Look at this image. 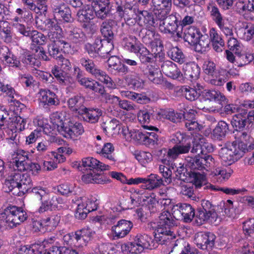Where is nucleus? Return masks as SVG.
<instances>
[{"label": "nucleus", "mask_w": 254, "mask_h": 254, "mask_svg": "<svg viewBox=\"0 0 254 254\" xmlns=\"http://www.w3.org/2000/svg\"><path fill=\"white\" fill-rule=\"evenodd\" d=\"M109 166L105 165L93 157H86L82 159L78 169L80 171H89V173L82 176V180L86 183L105 184L109 180L104 173L100 172L109 170Z\"/></svg>", "instance_id": "nucleus-1"}, {"label": "nucleus", "mask_w": 254, "mask_h": 254, "mask_svg": "<svg viewBox=\"0 0 254 254\" xmlns=\"http://www.w3.org/2000/svg\"><path fill=\"white\" fill-rule=\"evenodd\" d=\"M159 218L158 224L154 232V241L160 245H171L173 247L176 236L172 230L176 222L168 211L162 213Z\"/></svg>", "instance_id": "nucleus-2"}, {"label": "nucleus", "mask_w": 254, "mask_h": 254, "mask_svg": "<svg viewBox=\"0 0 254 254\" xmlns=\"http://www.w3.org/2000/svg\"><path fill=\"white\" fill-rule=\"evenodd\" d=\"M8 116L3 107L0 106V131L4 135L6 133L8 137L14 140L17 135V131H21L25 128L26 120L20 116Z\"/></svg>", "instance_id": "nucleus-3"}, {"label": "nucleus", "mask_w": 254, "mask_h": 254, "mask_svg": "<svg viewBox=\"0 0 254 254\" xmlns=\"http://www.w3.org/2000/svg\"><path fill=\"white\" fill-rule=\"evenodd\" d=\"M6 187L8 188V191H12L13 194L22 192L23 194L27 193L32 187V180L30 175L27 173H22L15 169L10 172L4 183Z\"/></svg>", "instance_id": "nucleus-4"}, {"label": "nucleus", "mask_w": 254, "mask_h": 254, "mask_svg": "<svg viewBox=\"0 0 254 254\" xmlns=\"http://www.w3.org/2000/svg\"><path fill=\"white\" fill-rule=\"evenodd\" d=\"M123 40L125 42V48L130 52L136 54L141 64H147L153 62V54L135 36L130 35L128 38L124 37Z\"/></svg>", "instance_id": "nucleus-5"}, {"label": "nucleus", "mask_w": 254, "mask_h": 254, "mask_svg": "<svg viewBox=\"0 0 254 254\" xmlns=\"http://www.w3.org/2000/svg\"><path fill=\"white\" fill-rule=\"evenodd\" d=\"M26 212L21 207L15 205L7 206L0 214V218L5 221L6 226L12 229L26 220Z\"/></svg>", "instance_id": "nucleus-6"}, {"label": "nucleus", "mask_w": 254, "mask_h": 254, "mask_svg": "<svg viewBox=\"0 0 254 254\" xmlns=\"http://www.w3.org/2000/svg\"><path fill=\"white\" fill-rule=\"evenodd\" d=\"M79 62L87 72L106 84L108 87H113L114 84L111 78L101 70L92 60L88 57H83L80 58Z\"/></svg>", "instance_id": "nucleus-7"}, {"label": "nucleus", "mask_w": 254, "mask_h": 254, "mask_svg": "<svg viewBox=\"0 0 254 254\" xmlns=\"http://www.w3.org/2000/svg\"><path fill=\"white\" fill-rule=\"evenodd\" d=\"M201 207L197 209L195 215V222L198 225H201L205 222L211 219L216 221L218 214L215 210V205L212 201L203 199L201 200Z\"/></svg>", "instance_id": "nucleus-8"}, {"label": "nucleus", "mask_w": 254, "mask_h": 254, "mask_svg": "<svg viewBox=\"0 0 254 254\" xmlns=\"http://www.w3.org/2000/svg\"><path fill=\"white\" fill-rule=\"evenodd\" d=\"M187 166L191 170L208 171L214 165L215 160L209 154L198 155L194 157H188L186 158Z\"/></svg>", "instance_id": "nucleus-9"}, {"label": "nucleus", "mask_w": 254, "mask_h": 254, "mask_svg": "<svg viewBox=\"0 0 254 254\" xmlns=\"http://www.w3.org/2000/svg\"><path fill=\"white\" fill-rule=\"evenodd\" d=\"M172 215L178 220H184L186 222L191 221L195 217L196 212L188 203H179L171 207Z\"/></svg>", "instance_id": "nucleus-10"}, {"label": "nucleus", "mask_w": 254, "mask_h": 254, "mask_svg": "<svg viewBox=\"0 0 254 254\" xmlns=\"http://www.w3.org/2000/svg\"><path fill=\"white\" fill-rule=\"evenodd\" d=\"M249 130L243 129L238 130H233L232 133L235 140L231 143L236 147L245 153L251 151L254 149V142L247 143L251 138V135L248 132Z\"/></svg>", "instance_id": "nucleus-11"}, {"label": "nucleus", "mask_w": 254, "mask_h": 254, "mask_svg": "<svg viewBox=\"0 0 254 254\" xmlns=\"http://www.w3.org/2000/svg\"><path fill=\"white\" fill-rule=\"evenodd\" d=\"M245 153L236 147L235 145H229L223 147L220 151L222 160L226 165H230L242 157Z\"/></svg>", "instance_id": "nucleus-12"}, {"label": "nucleus", "mask_w": 254, "mask_h": 254, "mask_svg": "<svg viewBox=\"0 0 254 254\" xmlns=\"http://www.w3.org/2000/svg\"><path fill=\"white\" fill-rule=\"evenodd\" d=\"M216 236L211 232H199L195 235L194 240L197 247L209 251L214 247Z\"/></svg>", "instance_id": "nucleus-13"}, {"label": "nucleus", "mask_w": 254, "mask_h": 254, "mask_svg": "<svg viewBox=\"0 0 254 254\" xmlns=\"http://www.w3.org/2000/svg\"><path fill=\"white\" fill-rule=\"evenodd\" d=\"M116 12L118 16L122 18H124L126 23L129 24L128 22L136 15L135 9L126 0H118L116 1Z\"/></svg>", "instance_id": "nucleus-14"}, {"label": "nucleus", "mask_w": 254, "mask_h": 254, "mask_svg": "<svg viewBox=\"0 0 254 254\" xmlns=\"http://www.w3.org/2000/svg\"><path fill=\"white\" fill-rule=\"evenodd\" d=\"M94 6L95 16L102 20L110 17L112 15V4L103 3L101 0H87Z\"/></svg>", "instance_id": "nucleus-15"}, {"label": "nucleus", "mask_w": 254, "mask_h": 254, "mask_svg": "<svg viewBox=\"0 0 254 254\" xmlns=\"http://www.w3.org/2000/svg\"><path fill=\"white\" fill-rule=\"evenodd\" d=\"M133 227L132 223L130 221L121 219L117 221L116 225H113L111 230L118 239L124 238L130 231Z\"/></svg>", "instance_id": "nucleus-16"}, {"label": "nucleus", "mask_w": 254, "mask_h": 254, "mask_svg": "<svg viewBox=\"0 0 254 254\" xmlns=\"http://www.w3.org/2000/svg\"><path fill=\"white\" fill-rule=\"evenodd\" d=\"M199 96L204 101L218 102L222 106L227 103L225 96L220 92L214 90L205 89L199 92Z\"/></svg>", "instance_id": "nucleus-17"}, {"label": "nucleus", "mask_w": 254, "mask_h": 254, "mask_svg": "<svg viewBox=\"0 0 254 254\" xmlns=\"http://www.w3.org/2000/svg\"><path fill=\"white\" fill-rule=\"evenodd\" d=\"M64 128L62 134L66 138L73 139L82 134L84 132L82 125L77 122L74 123L71 121H68L67 124H66Z\"/></svg>", "instance_id": "nucleus-18"}, {"label": "nucleus", "mask_w": 254, "mask_h": 254, "mask_svg": "<svg viewBox=\"0 0 254 254\" xmlns=\"http://www.w3.org/2000/svg\"><path fill=\"white\" fill-rule=\"evenodd\" d=\"M52 7L55 17H57L65 22H71L72 18L70 8L64 3L60 5L52 4Z\"/></svg>", "instance_id": "nucleus-19"}, {"label": "nucleus", "mask_w": 254, "mask_h": 254, "mask_svg": "<svg viewBox=\"0 0 254 254\" xmlns=\"http://www.w3.org/2000/svg\"><path fill=\"white\" fill-rule=\"evenodd\" d=\"M159 113V120L161 118L166 119L174 123H180L183 118H187L189 116H190V117L193 116V113L192 112L176 113L173 110L160 111Z\"/></svg>", "instance_id": "nucleus-20"}, {"label": "nucleus", "mask_w": 254, "mask_h": 254, "mask_svg": "<svg viewBox=\"0 0 254 254\" xmlns=\"http://www.w3.org/2000/svg\"><path fill=\"white\" fill-rule=\"evenodd\" d=\"M159 114L156 109L150 107L139 111L137 118L141 124H148L153 120H159Z\"/></svg>", "instance_id": "nucleus-21"}, {"label": "nucleus", "mask_w": 254, "mask_h": 254, "mask_svg": "<svg viewBox=\"0 0 254 254\" xmlns=\"http://www.w3.org/2000/svg\"><path fill=\"white\" fill-rule=\"evenodd\" d=\"M191 148V143L190 141L186 142L185 140V142L174 145L173 147L169 149L167 152V157L169 159H176L180 154L189 153Z\"/></svg>", "instance_id": "nucleus-22"}, {"label": "nucleus", "mask_w": 254, "mask_h": 254, "mask_svg": "<svg viewBox=\"0 0 254 254\" xmlns=\"http://www.w3.org/2000/svg\"><path fill=\"white\" fill-rule=\"evenodd\" d=\"M51 72L62 85H68L73 82L69 72L60 69L58 66L55 65L52 68Z\"/></svg>", "instance_id": "nucleus-23"}, {"label": "nucleus", "mask_w": 254, "mask_h": 254, "mask_svg": "<svg viewBox=\"0 0 254 254\" xmlns=\"http://www.w3.org/2000/svg\"><path fill=\"white\" fill-rule=\"evenodd\" d=\"M78 21L82 23L89 22L95 17L94 6L86 5L80 9L76 13Z\"/></svg>", "instance_id": "nucleus-24"}, {"label": "nucleus", "mask_w": 254, "mask_h": 254, "mask_svg": "<svg viewBox=\"0 0 254 254\" xmlns=\"http://www.w3.org/2000/svg\"><path fill=\"white\" fill-rule=\"evenodd\" d=\"M67 39L70 42L81 45L87 41V37L82 30L76 27L72 28L68 32Z\"/></svg>", "instance_id": "nucleus-25"}, {"label": "nucleus", "mask_w": 254, "mask_h": 254, "mask_svg": "<svg viewBox=\"0 0 254 254\" xmlns=\"http://www.w3.org/2000/svg\"><path fill=\"white\" fill-rule=\"evenodd\" d=\"M161 70L166 76L173 79H177L183 75L177 65L171 61L164 62L161 65Z\"/></svg>", "instance_id": "nucleus-26"}, {"label": "nucleus", "mask_w": 254, "mask_h": 254, "mask_svg": "<svg viewBox=\"0 0 254 254\" xmlns=\"http://www.w3.org/2000/svg\"><path fill=\"white\" fill-rule=\"evenodd\" d=\"M112 25V21L108 20L103 22L100 26V31L102 35L106 38L105 40L108 43L111 50L114 48L112 41L114 37Z\"/></svg>", "instance_id": "nucleus-27"}, {"label": "nucleus", "mask_w": 254, "mask_h": 254, "mask_svg": "<svg viewBox=\"0 0 254 254\" xmlns=\"http://www.w3.org/2000/svg\"><path fill=\"white\" fill-rule=\"evenodd\" d=\"M183 70L185 77L192 80L199 77L200 68L194 62H190L183 65Z\"/></svg>", "instance_id": "nucleus-28"}, {"label": "nucleus", "mask_w": 254, "mask_h": 254, "mask_svg": "<svg viewBox=\"0 0 254 254\" xmlns=\"http://www.w3.org/2000/svg\"><path fill=\"white\" fill-rule=\"evenodd\" d=\"M166 24L163 21L162 24H160V31L165 34H174L178 27L177 17L170 15L166 18Z\"/></svg>", "instance_id": "nucleus-29"}, {"label": "nucleus", "mask_w": 254, "mask_h": 254, "mask_svg": "<svg viewBox=\"0 0 254 254\" xmlns=\"http://www.w3.org/2000/svg\"><path fill=\"white\" fill-rule=\"evenodd\" d=\"M102 114V111L98 108H87L86 107L80 115L82 116L85 121L91 124H95L98 122Z\"/></svg>", "instance_id": "nucleus-30"}, {"label": "nucleus", "mask_w": 254, "mask_h": 254, "mask_svg": "<svg viewBox=\"0 0 254 254\" xmlns=\"http://www.w3.org/2000/svg\"><path fill=\"white\" fill-rule=\"evenodd\" d=\"M39 99L45 105H56L59 104L57 96L53 91L48 89H40L39 91Z\"/></svg>", "instance_id": "nucleus-31"}, {"label": "nucleus", "mask_w": 254, "mask_h": 254, "mask_svg": "<svg viewBox=\"0 0 254 254\" xmlns=\"http://www.w3.org/2000/svg\"><path fill=\"white\" fill-rule=\"evenodd\" d=\"M142 71L144 75L153 83L159 84L163 82L162 73L159 69L152 65H147Z\"/></svg>", "instance_id": "nucleus-32"}, {"label": "nucleus", "mask_w": 254, "mask_h": 254, "mask_svg": "<svg viewBox=\"0 0 254 254\" xmlns=\"http://www.w3.org/2000/svg\"><path fill=\"white\" fill-rule=\"evenodd\" d=\"M210 41L212 42L213 49L217 53H220L224 49L225 42L222 36L216 30L212 28L209 31Z\"/></svg>", "instance_id": "nucleus-33"}, {"label": "nucleus", "mask_w": 254, "mask_h": 254, "mask_svg": "<svg viewBox=\"0 0 254 254\" xmlns=\"http://www.w3.org/2000/svg\"><path fill=\"white\" fill-rule=\"evenodd\" d=\"M69 108L76 113L81 115L86 108L84 106V98L80 95L74 96L68 100Z\"/></svg>", "instance_id": "nucleus-34"}, {"label": "nucleus", "mask_w": 254, "mask_h": 254, "mask_svg": "<svg viewBox=\"0 0 254 254\" xmlns=\"http://www.w3.org/2000/svg\"><path fill=\"white\" fill-rule=\"evenodd\" d=\"M144 179L145 181L141 185L142 188L152 190L163 185V178L158 175L151 174L147 178Z\"/></svg>", "instance_id": "nucleus-35"}, {"label": "nucleus", "mask_w": 254, "mask_h": 254, "mask_svg": "<svg viewBox=\"0 0 254 254\" xmlns=\"http://www.w3.org/2000/svg\"><path fill=\"white\" fill-rule=\"evenodd\" d=\"M201 34L198 29L194 26H190L185 29L183 37L186 42L193 46L196 44L197 39Z\"/></svg>", "instance_id": "nucleus-36"}, {"label": "nucleus", "mask_w": 254, "mask_h": 254, "mask_svg": "<svg viewBox=\"0 0 254 254\" xmlns=\"http://www.w3.org/2000/svg\"><path fill=\"white\" fill-rule=\"evenodd\" d=\"M64 113L58 112L53 113L50 118L51 122L55 126V127L57 128L58 131L61 134L63 132L66 124H67V122H65V120H64Z\"/></svg>", "instance_id": "nucleus-37"}, {"label": "nucleus", "mask_w": 254, "mask_h": 254, "mask_svg": "<svg viewBox=\"0 0 254 254\" xmlns=\"http://www.w3.org/2000/svg\"><path fill=\"white\" fill-rule=\"evenodd\" d=\"M173 245L172 252H180V254H198V250L191 249L190 245L185 242L177 240Z\"/></svg>", "instance_id": "nucleus-38"}, {"label": "nucleus", "mask_w": 254, "mask_h": 254, "mask_svg": "<svg viewBox=\"0 0 254 254\" xmlns=\"http://www.w3.org/2000/svg\"><path fill=\"white\" fill-rule=\"evenodd\" d=\"M133 240L144 249H152L154 246L152 238L146 234H137Z\"/></svg>", "instance_id": "nucleus-39"}, {"label": "nucleus", "mask_w": 254, "mask_h": 254, "mask_svg": "<svg viewBox=\"0 0 254 254\" xmlns=\"http://www.w3.org/2000/svg\"><path fill=\"white\" fill-rule=\"evenodd\" d=\"M229 130V125L223 121H219L213 130V136L215 139L221 140L224 138Z\"/></svg>", "instance_id": "nucleus-40"}, {"label": "nucleus", "mask_w": 254, "mask_h": 254, "mask_svg": "<svg viewBox=\"0 0 254 254\" xmlns=\"http://www.w3.org/2000/svg\"><path fill=\"white\" fill-rule=\"evenodd\" d=\"M75 233V239L76 243L78 244V247L86 246L91 237V233L89 230L87 229H82L76 231Z\"/></svg>", "instance_id": "nucleus-41"}, {"label": "nucleus", "mask_w": 254, "mask_h": 254, "mask_svg": "<svg viewBox=\"0 0 254 254\" xmlns=\"http://www.w3.org/2000/svg\"><path fill=\"white\" fill-rule=\"evenodd\" d=\"M61 220V216L59 215H54L50 217H47L43 219L41 221H38L35 223L40 225V227L39 228V231H41L42 228L44 227H49V230H51L55 228L59 224Z\"/></svg>", "instance_id": "nucleus-42"}, {"label": "nucleus", "mask_w": 254, "mask_h": 254, "mask_svg": "<svg viewBox=\"0 0 254 254\" xmlns=\"http://www.w3.org/2000/svg\"><path fill=\"white\" fill-rule=\"evenodd\" d=\"M197 41L196 44L193 45L196 52L203 54L209 50L210 39L207 35L201 34Z\"/></svg>", "instance_id": "nucleus-43"}, {"label": "nucleus", "mask_w": 254, "mask_h": 254, "mask_svg": "<svg viewBox=\"0 0 254 254\" xmlns=\"http://www.w3.org/2000/svg\"><path fill=\"white\" fill-rule=\"evenodd\" d=\"M50 40L52 42L48 45V53L49 56L56 59L61 58L63 56L60 47L61 44L59 41V38H54Z\"/></svg>", "instance_id": "nucleus-44"}, {"label": "nucleus", "mask_w": 254, "mask_h": 254, "mask_svg": "<svg viewBox=\"0 0 254 254\" xmlns=\"http://www.w3.org/2000/svg\"><path fill=\"white\" fill-rule=\"evenodd\" d=\"M45 26L49 30L48 36L50 39L58 38V32L61 31L62 29L56 20L48 19L45 22Z\"/></svg>", "instance_id": "nucleus-45"}, {"label": "nucleus", "mask_w": 254, "mask_h": 254, "mask_svg": "<svg viewBox=\"0 0 254 254\" xmlns=\"http://www.w3.org/2000/svg\"><path fill=\"white\" fill-rule=\"evenodd\" d=\"M190 178L191 179L190 182L194 185L196 189H201L203 187L205 190L208 188L207 186L205 185V177L204 176L199 173L194 172H189L187 173Z\"/></svg>", "instance_id": "nucleus-46"}, {"label": "nucleus", "mask_w": 254, "mask_h": 254, "mask_svg": "<svg viewBox=\"0 0 254 254\" xmlns=\"http://www.w3.org/2000/svg\"><path fill=\"white\" fill-rule=\"evenodd\" d=\"M247 124L246 118L242 113L234 115L231 121V124L234 129L233 130L246 129Z\"/></svg>", "instance_id": "nucleus-47"}, {"label": "nucleus", "mask_w": 254, "mask_h": 254, "mask_svg": "<svg viewBox=\"0 0 254 254\" xmlns=\"http://www.w3.org/2000/svg\"><path fill=\"white\" fill-rule=\"evenodd\" d=\"M168 57L174 61L182 64L185 61V56L177 47L170 48L167 52Z\"/></svg>", "instance_id": "nucleus-48"}, {"label": "nucleus", "mask_w": 254, "mask_h": 254, "mask_svg": "<svg viewBox=\"0 0 254 254\" xmlns=\"http://www.w3.org/2000/svg\"><path fill=\"white\" fill-rule=\"evenodd\" d=\"M140 14L143 17V22L146 29H155L157 25V20L154 18L152 13L143 10L140 12Z\"/></svg>", "instance_id": "nucleus-49"}, {"label": "nucleus", "mask_w": 254, "mask_h": 254, "mask_svg": "<svg viewBox=\"0 0 254 254\" xmlns=\"http://www.w3.org/2000/svg\"><path fill=\"white\" fill-rule=\"evenodd\" d=\"M142 35V42L145 44H151L152 46L154 45L155 43L153 41L155 35V29H145L140 31L139 36Z\"/></svg>", "instance_id": "nucleus-50"}, {"label": "nucleus", "mask_w": 254, "mask_h": 254, "mask_svg": "<svg viewBox=\"0 0 254 254\" xmlns=\"http://www.w3.org/2000/svg\"><path fill=\"white\" fill-rule=\"evenodd\" d=\"M243 229L247 239H254V218H251L243 222Z\"/></svg>", "instance_id": "nucleus-51"}, {"label": "nucleus", "mask_w": 254, "mask_h": 254, "mask_svg": "<svg viewBox=\"0 0 254 254\" xmlns=\"http://www.w3.org/2000/svg\"><path fill=\"white\" fill-rule=\"evenodd\" d=\"M160 173L162 174L163 186H166L173 183V178H172V172L171 170L165 166L160 165L159 167Z\"/></svg>", "instance_id": "nucleus-52"}, {"label": "nucleus", "mask_w": 254, "mask_h": 254, "mask_svg": "<svg viewBox=\"0 0 254 254\" xmlns=\"http://www.w3.org/2000/svg\"><path fill=\"white\" fill-rule=\"evenodd\" d=\"M180 90L186 99L190 101L195 100L199 96V92L198 93L195 89L190 87L182 86Z\"/></svg>", "instance_id": "nucleus-53"}, {"label": "nucleus", "mask_w": 254, "mask_h": 254, "mask_svg": "<svg viewBox=\"0 0 254 254\" xmlns=\"http://www.w3.org/2000/svg\"><path fill=\"white\" fill-rule=\"evenodd\" d=\"M190 112L193 113V117H190V116H189L187 118H184V119L185 120V124L186 127L189 131L200 130L201 128V126L199 125L196 119L194 118L195 115L194 114V111L192 110Z\"/></svg>", "instance_id": "nucleus-54"}, {"label": "nucleus", "mask_w": 254, "mask_h": 254, "mask_svg": "<svg viewBox=\"0 0 254 254\" xmlns=\"http://www.w3.org/2000/svg\"><path fill=\"white\" fill-rule=\"evenodd\" d=\"M33 44L38 45H44L46 41V37L42 33L39 32L36 30L31 31L29 36Z\"/></svg>", "instance_id": "nucleus-55"}, {"label": "nucleus", "mask_w": 254, "mask_h": 254, "mask_svg": "<svg viewBox=\"0 0 254 254\" xmlns=\"http://www.w3.org/2000/svg\"><path fill=\"white\" fill-rule=\"evenodd\" d=\"M124 79L127 84L134 89L141 88L143 84L142 79L133 75H127L125 77Z\"/></svg>", "instance_id": "nucleus-56"}, {"label": "nucleus", "mask_w": 254, "mask_h": 254, "mask_svg": "<svg viewBox=\"0 0 254 254\" xmlns=\"http://www.w3.org/2000/svg\"><path fill=\"white\" fill-rule=\"evenodd\" d=\"M217 25L226 36H233V26L228 21V19H225Z\"/></svg>", "instance_id": "nucleus-57"}, {"label": "nucleus", "mask_w": 254, "mask_h": 254, "mask_svg": "<svg viewBox=\"0 0 254 254\" xmlns=\"http://www.w3.org/2000/svg\"><path fill=\"white\" fill-rule=\"evenodd\" d=\"M237 55L236 60V62L238 66H243L249 64L253 60V55L247 54H241L240 51V54H235Z\"/></svg>", "instance_id": "nucleus-58"}, {"label": "nucleus", "mask_w": 254, "mask_h": 254, "mask_svg": "<svg viewBox=\"0 0 254 254\" xmlns=\"http://www.w3.org/2000/svg\"><path fill=\"white\" fill-rule=\"evenodd\" d=\"M155 196L154 193H152L149 195L145 196L142 199L144 204L148 206V208L151 212H154L155 211L156 204L159 202Z\"/></svg>", "instance_id": "nucleus-59"}, {"label": "nucleus", "mask_w": 254, "mask_h": 254, "mask_svg": "<svg viewBox=\"0 0 254 254\" xmlns=\"http://www.w3.org/2000/svg\"><path fill=\"white\" fill-rule=\"evenodd\" d=\"M135 158L142 165H144L146 163L152 160L151 154L144 151H136L135 153Z\"/></svg>", "instance_id": "nucleus-60"}, {"label": "nucleus", "mask_w": 254, "mask_h": 254, "mask_svg": "<svg viewBox=\"0 0 254 254\" xmlns=\"http://www.w3.org/2000/svg\"><path fill=\"white\" fill-rule=\"evenodd\" d=\"M212 19L218 25L225 18H223L219 9L215 6L208 7Z\"/></svg>", "instance_id": "nucleus-61"}, {"label": "nucleus", "mask_w": 254, "mask_h": 254, "mask_svg": "<svg viewBox=\"0 0 254 254\" xmlns=\"http://www.w3.org/2000/svg\"><path fill=\"white\" fill-rule=\"evenodd\" d=\"M203 69L205 74L211 77L216 76L215 64L211 61H205L203 65Z\"/></svg>", "instance_id": "nucleus-62"}, {"label": "nucleus", "mask_w": 254, "mask_h": 254, "mask_svg": "<svg viewBox=\"0 0 254 254\" xmlns=\"http://www.w3.org/2000/svg\"><path fill=\"white\" fill-rule=\"evenodd\" d=\"M180 193L182 195L191 198L192 200L195 197L192 185L188 184L182 185Z\"/></svg>", "instance_id": "nucleus-63"}, {"label": "nucleus", "mask_w": 254, "mask_h": 254, "mask_svg": "<svg viewBox=\"0 0 254 254\" xmlns=\"http://www.w3.org/2000/svg\"><path fill=\"white\" fill-rule=\"evenodd\" d=\"M114 150V148L111 143H107L104 144L102 148L101 154L102 155L108 159L109 160L114 161V157L112 155V153Z\"/></svg>", "instance_id": "nucleus-64"}]
</instances>
